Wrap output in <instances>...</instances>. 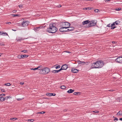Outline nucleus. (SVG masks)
<instances>
[{
    "instance_id": "f257e3e1",
    "label": "nucleus",
    "mask_w": 122,
    "mask_h": 122,
    "mask_svg": "<svg viewBox=\"0 0 122 122\" xmlns=\"http://www.w3.org/2000/svg\"><path fill=\"white\" fill-rule=\"evenodd\" d=\"M55 23L50 24L49 27L46 29V31L50 33H55L57 30L58 29L55 26Z\"/></svg>"
},
{
    "instance_id": "f03ea898",
    "label": "nucleus",
    "mask_w": 122,
    "mask_h": 122,
    "mask_svg": "<svg viewBox=\"0 0 122 122\" xmlns=\"http://www.w3.org/2000/svg\"><path fill=\"white\" fill-rule=\"evenodd\" d=\"M97 21L96 20H93L89 24L87 25H86L85 26L86 28H88L92 26H95L96 25Z\"/></svg>"
},
{
    "instance_id": "7ed1b4c3",
    "label": "nucleus",
    "mask_w": 122,
    "mask_h": 122,
    "mask_svg": "<svg viewBox=\"0 0 122 122\" xmlns=\"http://www.w3.org/2000/svg\"><path fill=\"white\" fill-rule=\"evenodd\" d=\"M98 62V67L99 68H101L102 67L104 64V62L102 60H99L97 61Z\"/></svg>"
},
{
    "instance_id": "20e7f679",
    "label": "nucleus",
    "mask_w": 122,
    "mask_h": 122,
    "mask_svg": "<svg viewBox=\"0 0 122 122\" xmlns=\"http://www.w3.org/2000/svg\"><path fill=\"white\" fill-rule=\"evenodd\" d=\"M98 62H97V61H96L93 63L92 64L91 66V67L92 68H98L99 67H98Z\"/></svg>"
},
{
    "instance_id": "39448f33",
    "label": "nucleus",
    "mask_w": 122,
    "mask_h": 122,
    "mask_svg": "<svg viewBox=\"0 0 122 122\" xmlns=\"http://www.w3.org/2000/svg\"><path fill=\"white\" fill-rule=\"evenodd\" d=\"M30 22L28 20H24L21 22L22 26L24 27L27 26L29 24Z\"/></svg>"
},
{
    "instance_id": "423d86ee",
    "label": "nucleus",
    "mask_w": 122,
    "mask_h": 122,
    "mask_svg": "<svg viewBox=\"0 0 122 122\" xmlns=\"http://www.w3.org/2000/svg\"><path fill=\"white\" fill-rule=\"evenodd\" d=\"M45 74H47L50 71V69L48 68H43Z\"/></svg>"
},
{
    "instance_id": "0eeeda50",
    "label": "nucleus",
    "mask_w": 122,
    "mask_h": 122,
    "mask_svg": "<svg viewBox=\"0 0 122 122\" xmlns=\"http://www.w3.org/2000/svg\"><path fill=\"white\" fill-rule=\"evenodd\" d=\"M115 60L117 62L122 63V59H121L120 57L117 58Z\"/></svg>"
},
{
    "instance_id": "6e6552de",
    "label": "nucleus",
    "mask_w": 122,
    "mask_h": 122,
    "mask_svg": "<svg viewBox=\"0 0 122 122\" xmlns=\"http://www.w3.org/2000/svg\"><path fill=\"white\" fill-rule=\"evenodd\" d=\"M68 28L67 30H65L66 32L71 31L73 30L74 29V28L72 27H69Z\"/></svg>"
},
{
    "instance_id": "1a4fd4ad",
    "label": "nucleus",
    "mask_w": 122,
    "mask_h": 122,
    "mask_svg": "<svg viewBox=\"0 0 122 122\" xmlns=\"http://www.w3.org/2000/svg\"><path fill=\"white\" fill-rule=\"evenodd\" d=\"M79 71V70L75 69L74 68H72L71 71L74 73H77Z\"/></svg>"
},
{
    "instance_id": "9d476101",
    "label": "nucleus",
    "mask_w": 122,
    "mask_h": 122,
    "mask_svg": "<svg viewBox=\"0 0 122 122\" xmlns=\"http://www.w3.org/2000/svg\"><path fill=\"white\" fill-rule=\"evenodd\" d=\"M38 70H40L39 73L40 74H43V75H44L45 74V73H44V70L43 69V68H42V69H38Z\"/></svg>"
},
{
    "instance_id": "9b49d317",
    "label": "nucleus",
    "mask_w": 122,
    "mask_h": 122,
    "mask_svg": "<svg viewBox=\"0 0 122 122\" xmlns=\"http://www.w3.org/2000/svg\"><path fill=\"white\" fill-rule=\"evenodd\" d=\"M66 25L65 26V29L68 28L70 25V24L67 22H65Z\"/></svg>"
},
{
    "instance_id": "f8f14e48",
    "label": "nucleus",
    "mask_w": 122,
    "mask_h": 122,
    "mask_svg": "<svg viewBox=\"0 0 122 122\" xmlns=\"http://www.w3.org/2000/svg\"><path fill=\"white\" fill-rule=\"evenodd\" d=\"M65 22H61L60 24V27H65L66 25Z\"/></svg>"
},
{
    "instance_id": "ddd939ff",
    "label": "nucleus",
    "mask_w": 122,
    "mask_h": 122,
    "mask_svg": "<svg viewBox=\"0 0 122 122\" xmlns=\"http://www.w3.org/2000/svg\"><path fill=\"white\" fill-rule=\"evenodd\" d=\"M56 95V94L55 93H47L46 94V95L49 96H55Z\"/></svg>"
},
{
    "instance_id": "4468645a",
    "label": "nucleus",
    "mask_w": 122,
    "mask_h": 122,
    "mask_svg": "<svg viewBox=\"0 0 122 122\" xmlns=\"http://www.w3.org/2000/svg\"><path fill=\"white\" fill-rule=\"evenodd\" d=\"M90 22V21L89 20H86L82 22V24L83 25H84L85 24H86L89 23Z\"/></svg>"
},
{
    "instance_id": "2eb2a0df",
    "label": "nucleus",
    "mask_w": 122,
    "mask_h": 122,
    "mask_svg": "<svg viewBox=\"0 0 122 122\" xmlns=\"http://www.w3.org/2000/svg\"><path fill=\"white\" fill-rule=\"evenodd\" d=\"M62 66L63 68V69L64 70H66L68 67V65L66 64L63 65Z\"/></svg>"
},
{
    "instance_id": "dca6fc26",
    "label": "nucleus",
    "mask_w": 122,
    "mask_h": 122,
    "mask_svg": "<svg viewBox=\"0 0 122 122\" xmlns=\"http://www.w3.org/2000/svg\"><path fill=\"white\" fill-rule=\"evenodd\" d=\"M42 66L41 65H40V66H38L37 67L35 68H32L30 69L31 70H35L38 69L40 68H42Z\"/></svg>"
},
{
    "instance_id": "f3484780",
    "label": "nucleus",
    "mask_w": 122,
    "mask_h": 122,
    "mask_svg": "<svg viewBox=\"0 0 122 122\" xmlns=\"http://www.w3.org/2000/svg\"><path fill=\"white\" fill-rule=\"evenodd\" d=\"M65 28L64 27H62L60 28L59 29V31L61 32H63L64 31L66 32L65 30H64V29Z\"/></svg>"
},
{
    "instance_id": "a211bd4d",
    "label": "nucleus",
    "mask_w": 122,
    "mask_h": 122,
    "mask_svg": "<svg viewBox=\"0 0 122 122\" xmlns=\"http://www.w3.org/2000/svg\"><path fill=\"white\" fill-rule=\"evenodd\" d=\"M74 91V90H72L71 89H70V90H69L67 91V92L68 93H72Z\"/></svg>"
},
{
    "instance_id": "6ab92c4d",
    "label": "nucleus",
    "mask_w": 122,
    "mask_h": 122,
    "mask_svg": "<svg viewBox=\"0 0 122 122\" xmlns=\"http://www.w3.org/2000/svg\"><path fill=\"white\" fill-rule=\"evenodd\" d=\"M24 39H23L22 38H17L16 40H17V41H20L22 40H24Z\"/></svg>"
},
{
    "instance_id": "aec40b11",
    "label": "nucleus",
    "mask_w": 122,
    "mask_h": 122,
    "mask_svg": "<svg viewBox=\"0 0 122 122\" xmlns=\"http://www.w3.org/2000/svg\"><path fill=\"white\" fill-rule=\"evenodd\" d=\"M11 15H12V16L13 17H15L17 16V17H20V14H12Z\"/></svg>"
},
{
    "instance_id": "412c9836",
    "label": "nucleus",
    "mask_w": 122,
    "mask_h": 122,
    "mask_svg": "<svg viewBox=\"0 0 122 122\" xmlns=\"http://www.w3.org/2000/svg\"><path fill=\"white\" fill-rule=\"evenodd\" d=\"M116 25H118L119 24L120 22L119 20H117L114 22Z\"/></svg>"
},
{
    "instance_id": "4be33fe9",
    "label": "nucleus",
    "mask_w": 122,
    "mask_h": 122,
    "mask_svg": "<svg viewBox=\"0 0 122 122\" xmlns=\"http://www.w3.org/2000/svg\"><path fill=\"white\" fill-rule=\"evenodd\" d=\"M59 72L58 70H54L52 71V73H57Z\"/></svg>"
},
{
    "instance_id": "5701e85b",
    "label": "nucleus",
    "mask_w": 122,
    "mask_h": 122,
    "mask_svg": "<svg viewBox=\"0 0 122 122\" xmlns=\"http://www.w3.org/2000/svg\"><path fill=\"white\" fill-rule=\"evenodd\" d=\"M34 30L35 31H37L39 30V29L38 27H37L35 28L34 29Z\"/></svg>"
},
{
    "instance_id": "b1692460",
    "label": "nucleus",
    "mask_w": 122,
    "mask_h": 122,
    "mask_svg": "<svg viewBox=\"0 0 122 122\" xmlns=\"http://www.w3.org/2000/svg\"><path fill=\"white\" fill-rule=\"evenodd\" d=\"M85 63H86V62L84 61H79V62H78V64H84Z\"/></svg>"
},
{
    "instance_id": "393cba45",
    "label": "nucleus",
    "mask_w": 122,
    "mask_h": 122,
    "mask_svg": "<svg viewBox=\"0 0 122 122\" xmlns=\"http://www.w3.org/2000/svg\"><path fill=\"white\" fill-rule=\"evenodd\" d=\"M22 57L23 58H27L28 56L26 55H22Z\"/></svg>"
},
{
    "instance_id": "a878e982",
    "label": "nucleus",
    "mask_w": 122,
    "mask_h": 122,
    "mask_svg": "<svg viewBox=\"0 0 122 122\" xmlns=\"http://www.w3.org/2000/svg\"><path fill=\"white\" fill-rule=\"evenodd\" d=\"M0 45L1 46H5V44L3 43V42H0Z\"/></svg>"
},
{
    "instance_id": "bb28decb",
    "label": "nucleus",
    "mask_w": 122,
    "mask_h": 122,
    "mask_svg": "<svg viewBox=\"0 0 122 122\" xmlns=\"http://www.w3.org/2000/svg\"><path fill=\"white\" fill-rule=\"evenodd\" d=\"M118 113H119V115L120 116H122V111H119Z\"/></svg>"
},
{
    "instance_id": "cd10ccee",
    "label": "nucleus",
    "mask_w": 122,
    "mask_h": 122,
    "mask_svg": "<svg viewBox=\"0 0 122 122\" xmlns=\"http://www.w3.org/2000/svg\"><path fill=\"white\" fill-rule=\"evenodd\" d=\"M45 27V26H40L38 27V28L39 29H41V28H44Z\"/></svg>"
},
{
    "instance_id": "c85d7f7f",
    "label": "nucleus",
    "mask_w": 122,
    "mask_h": 122,
    "mask_svg": "<svg viewBox=\"0 0 122 122\" xmlns=\"http://www.w3.org/2000/svg\"><path fill=\"white\" fill-rule=\"evenodd\" d=\"M78 94H80V92H74V93H73V94L74 95H78Z\"/></svg>"
},
{
    "instance_id": "c756f323",
    "label": "nucleus",
    "mask_w": 122,
    "mask_h": 122,
    "mask_svg": "<svg viewBox=\"0 0 122 122\" xmlns=\"http://www.w3.org/2000/svg\"><path fill=\"white\" fill-rule=\"evenodd\" d=\"M45 113V112H38L37 113V114H42Z\"/></svg>"
},
{
    "instance_id": "7c9ffc66",
    "label": "nucleus",
    "mask_w": 122,
    "mask_h": 122,
    "mask_svg": "<svg viewBox=\"0 0 122 122\" xmlns=\"http://www.w3.org/2000/svg\"><path fill=\"white\" fill-rule=\"evenodd\" d=\"M116 24L114 22H113V23L111 25V27H113V26H115Z\"/></svg>"
},
{
    "instance_id": "2f4dec72",
    "label": "nucleus",
    "mask_w": 122,
    "mask_h": 122,
    "mask_svg": "<svg viewBox=\"0 0 122 122\" xmlns=\"http://www.w3.org/2000/svg\"><path fill=\"white\" fill-rule=\"evenodd\" d=\"M61 88L62 89H64L66 87L64 86H61Z\"/></svg>"
},
{
    "instance_id": "473e14b6",
    "label": "nucleus",
    "mask_w": 122,
    "mask_h": 122,
    "mask_svg": "<svg viewBox=\"0 0 122 122\" xmlns=\"http://www.w3.org/2000/svg\"><path fill=\"white\" fill-rule=\"evenodd\" d=\"M5 85H6L7 86H9L11 85V84L10 83H5Z\"/></svg>"
},
{
    "instance_id": "72a5a7b5",
    "label": "nucleus",
    "mask_w": 122,
    "mask_h": 122,
    "mask_svg": "<svg viewBox=\"0 0 122 122\" xmlns=\"http://www.w3.org/2000/svg\"><path fill=\"white\" fill-rule=\"evenodd\" d=\"M21 52H23L24 53H27L28 52V51L27 50H23V51H22Z\"/></svg>"
},
{
    "instance_id": "f704fd0d",
    "label": "nucleus",
    "mask_w": 122,
    "mask_h": 122,
    "mask_svg": "<svg viewBox=\"0 0 122 122\" xmlns=\"http://www.w3.org/2000/svg\"><path fill=\"white\" fill-rule=\"evenodd\" d=\"M3 97H0V101H3Z\"/></svg>"
},
{
    "instance_id": "c9c22d12",
    "label": "nucleus",
    "mask_w": 122,
    "mask_h": 122,
    "mask_svg": "<svg viewBox=\"0 0 122 122\" xmlns=\"http://www.w3.org/2000/svg\"><path fill=\"white\" fill-rule=\"evenodd\" d=\"M18 58L20 59L22 58V55H21L20 56L19 55L18 56Z\"/></svg>"
},
{
    "instance_id": "e433bc0d",
    "label": "nucleus",
    "mask_w": 122,
    "mask_h": 122,
    "mask_svg": "<svg viewBox=\"0 0 122 122\" xmlns=\"http://www.w3.org/2000/svg\"><path fill=\"white\" fill-rule=\"evenodd\" d=\"M17 119L15 118H10V120H12L13 121H14Z\"/></svg>"
},
{
    "instance_id": "4c0bfd02",
    "label": "nucleus",
    "mask_w": 122,
    "mask_h": 122,
    "mask_svg": "<svg viewBox=\"0 0 122 122\" xmlns=\"http://www.w3.org/2000/svg\"><path fill=\"white\" fill-rule=\"evenodd\" d=\"M121 8H116L115 9V10L117 11H119L121 10Z\"/></svg>"
},
{
    "instance_id": "58836bf2",
    "label": "nucleus",
    "mask_w": 122,
    "mask_h": 122,
    "mask_svg": "<svg viewBox=\"0 0 122 122\" xmlns=\"http://www.w3.org/2000/svg\"><path fill=\"white\" fill-rule=\"evenodd\" d=\"M60 67V65H58L56 66L55 67V68L56 69H57L58 68H59Z\"/></svg>"
},
{
    "instance_id": "ea45409f",
    "label": "nucleus",
    "mask_w": 122,
    "mask_h": 122,
    "mask_svg": "<svg viewBox=\"0 0 122 122\" xmlns=\"http://www.w3.org/2000/svg\"><path fill=\"white\" fill-rule=\"evenodd\" d=\"M2 35L3 34H4L5 35H6L8 36V34L7 33H6L5 32H4L3 31V32L2 33Z\"/></svg>"
},
{
    "instance_id": "a19ab883",
    "label": "nucleus",
    "mask_w": 122,
    "mask_h": 122,
    "mask_svg": "<svg viewBox=\"0 0 122 122\" xmlns=\"http://www.w3.org/2000/svg\"><path fill=\"white\" fill-rule=\"evenodd\" d=\"M115 119H113V121H115V120L118 121V118L117 117H114Z\"/></svg>"
},
{
    "instance_id": "79ce46f5",
    "label": "nucleus",
    "mask_w": 122,
    "mask_h": 122,
    "mask_svg": "<svg viewBox=\"0 0 122 122\" xmlns=\"http://www.w3.org/2000/svg\"><path fill=\"white\" fill-rule=\"evenodd\" d=\"M63 69V68L62 67V66L61 67V68H60L59 70H58L59 72L60 71H61L62 70H64V69Z\"/></svg>"
},
{
    "instance_id": "37998d69",
    "label": "nucleus",
    "mask_w": 122,
    "mask_h": 122,
    "mask_svg": "<svg viewBox=\"0 0 122 122\" xmlns=\"http://www.w3.org/2000/svg\"><path fill=\"white\" fill-rule=\"evenodd\" d=\"M1 91L2 92H5V90L4 89H3L1 90Z\"/></svg>"
},
{
    "instance_id": "c03bdc74",
    "label": "nucleus",
    "mask_w": 122,
    "mask_h": 122,
    "mask_svg": "<svg viewBox=\"0 0 122 122\" xmlns=\"http://www.w3.org/2000/svg\"><path fill=\"white\" fill-rule=\"evenodd\" d=\"M116 26H113V27H111V29L112 30L114 29L115 28H116Z\"/></svg>"
},
{
    "instance_id": "a18cd8bd",
    "label": "nucleus",
    "mask_w": 122,
    "mask_h": 122,
    "mask_svg": "<svg viewBox=\"0 0 122 122\" xmlns=\"http://www.w3.org/2000/svg\"><path fill=\"white\" fill-rule=\"evenodd\" d=\"M28 121L29 122V121H30V122H32L34 121V119H31L30 120H28Z\"/></svg>"
},
{
    "instance_id": "49530a36",
    "label": "nucleus",
    "mask_w": 122,
    "mask_h": 122,
    "mask_svg": "<svg viewBox=\"0 0 122 122\" xmlns=\"http://www.w3.org/2000/svg\"><path fill=\"white\" fill-rule=\"evenodd\" d=\"M0 95L1 97H2L5 96V94H0Z\"/></svg>"
},
{
    "instance_id": "de8ad7c7",
    "label": "nucleus",
    "mask_w": 122,
    "mask_h": 122,
    "mask_svg": "<svg viewBox=\"0 0 122 122\" xmlns=\"http://www.w3.org/2000/svg\"><path fill=\"white\" fill-rule=\"evenodd\" d=\"M61 7V5H57L56 6L57 7Z\"/></svg>"
},
{
    "instance_id": "09e8293b",
    "label": "nucleus",
    "mask_w": 122,
    "mask_h": 122,
    "mask_svg": "<svg viewBox=\"0 0 122 122\" xmlns=\"http://www.w3.org/2000/svg\"><path fill=\"white\" fill-rule=\"evenodd\" d=\"M19 7H20V8H21V7H23V5H19Z\"/></svg>"
},
{
    "instance_id": "8fccbe9b",
    "label": "nucleus",
    "mask_w": 122,
    "mask_h": 122,
    "mask_svg": "<svg viewBox=\"0 0 122 122\" xmlns=\"http://www.w3.org/2000/svg\"><path fill=\"white\" fill-rule=\"evenodd\" d=\"M93 112H95V113H97V112H99V111H98L97 110H95V111H93Z\"/></svg>"
},
{
    "instance_id": "3c124183",
    "label": "nucleus",
    "mask_w": 122,
    "mask_h": 122,
    "mask_svg": "<svg viewBox=\"0 0 122 122\" xmlns=\"http://www.w3.org/2000/svg\"><path fill=\"white\" fill-rule=\"evenodd\" d=\"M98 10H99L98 9H96L94 10V11L95 12H97Z\"/></svg>"
},
{
    "instance_id": "603ef678",
    "label": "nucleus",
    "mask_w": 122,
    "mask_h": 122,
    "mask_svg": "<svg viewBox=\"0 0 122 122\" xmlns=\"http://www.w3.org/2000/svg\"><path fill=\"white\" fill-rule=\"evenodd\" d=\"M18 25H17L18 26H22V25H21V24L19 23L18 24Z\"/></svg>"
},
{
    "instance_id": "864d4df0",
    "label": "nucleus",
    "mask_w": 122,
    "mask_h": 122,
    "mask_svg": "<svg viewBox=\"0 0 122 122\" xmlns=\"http://www.w3.org/2000/svg\"><path fill=\"white\" fill-rule=\"evenodd\" d=\"M110 24H108L107 26V27H111V26H110Z\"/></svg>"
},
{
    "instance_id": "5fc2aeb1",
    "label": "nucleus",
    "mask_w": 122,
    "mask_h": 122,
    "mask_svg": "<svg viewBox=\"0 0 122 122\" xmlns=\"http://www.w3.org/2000/svg\"><path fill=\"white\" fill-rule=\"evenodd\" d=\"M17 11V10H14L13 11V12L14 13H15Z\"/></svg>"
},
{
    "instance_id": "6e6d98bb",
    "label": "nucleus",
    "mask_w": 122,
    "mask_h": 122,
    "mask_svg": "<svg viewBox=\"0 0 122 122\" xmlns=\"http://www.w3.org/2000/svg\"><path fill=\"white\" fill-rule=\"evenodd\" d=\"M20 84L21 85H23L24 84V82H20Z\"/></svg>"
},
{
    "instance_id": "4d7b16f0",
    "label": "nucleus",
    "mask_w": 122,
    "mask_h": 122,
    "mask_svg": "<svg viewBox=\"0 0 122 122\" xmlns=\"http://www.w3.org/2000/svg\"><path fill=\"white\" fill-rule=\"evenodd\" d=\"M6 24H11V22H7L6 23Z\"/></svg>"
},
{
    "instance_id": "13d9d810",
    "label": "nucleus",
    "mask_w": 122,
    "mask_h": 122,
    "mask_svg": "<svg viewBox=\"0 0 122 122\" xmlns=\"http://www.w3.org/2000/svg\"><path fill=\"white\" fill-rule=\"evenodd\" d=\"M105 2H107L108 1H110V0H104Z\"/></svg>"
},
{
    "instance_id": "bf43d9fd",
    "label": "nucleus",
    "mask_w": 122,
    "mask_h": 122,
    "mask_svg": "<svg viewBox=\"0 0 122 122\" xmlns=\"http://www.w3.org/2000/svg\"><path fill=\"white\" fill-rule=\"evenodd\" d=\"M67 110V109H65L64 110V112L66 111Z\"/></svg>"
},
{
    "instance_id": "052dcab7",
    "label": "nucleus",
    "mask_w": 122,
    "mask_h": 122,
    "mask_svg": "<svg viewBox=\"0 0 122 122\" xmlns=\"http://www.w3.org/2000/svg\"><path fill=\"white\" fill-rule=\"evenodd\" d=\"M3 101H5L6 99L5 97H3Z\"/></svg>"
},
{
    "instance_id": "680f3d73",
    "label": "nucleus",
    "mask_w": 122,
    "mask_h": 122,
    "mask_svg": "<svg viewBox=\"0 0 122 122\" xmlns=\"http://www.w3.org/2000/svg\"><path fill=\"white\" fill-rule=\"evenodd\" d=\"M119 120L121 121H122V118H119Z\"/></svg>"
},
{
    "instance_id": "e2e57ef3",
    "label": "nucleus",
    "mask_w": 122,
    "mask_h": 122,
    "mask_svg": "<svg viewBox=\"0 0 122 122\" xmlns=\"http://www.w3.org/2000/svg\"><path fill=\"white\" fill-rule=\"evenodd\" d=\"M2 34L1 31H0V35H2Z\"/></svg>"
},
{
    "instance_id": "0e129e2a",
    "label": "nucleus",
    "mask_w": 122,
    "mask_h": 122,
    "mask_svg": "<svg viewBox=\"0 0 122 122\" xmlns=\"http://www.w3.org/2000/svg\"><path fill=\"white\" fill-rule=\"evenodd\" d=\"M3 54V53H0V56H1V55H2Z\"/></svg>"
},
{
    "instance_id": "69168bd1",
    "label": "nucleus",
    "mask_w": 122,
    "mask_h": 122,
    "mask_svg": "<svg viewBox=\"0 0 122 122\" xmlns=\"http://www.w3.org/2000/svg\"><path fill=\"white\" fill-rule=\"evenodd\" d=\"M115 42V41H112V43L113 44H114Z\"/></svg>"
},
{
    "instance_id": "338daca9",
    "label": "nucleus",
    "mask_w": 122,
    "mask_h": 122,
    "mask_svg": "<svg viewBox=\"0 0 122 122\" xmlns=\"http://www.w3.org/2000/svg\"><path fill=\"white\" fill-rule=\"evenodd\" d=\"M5 99H6L7 100L8 99V97H5Z\"/></svg>"
},
{
    "instance_id": "774afa93",
    "label": "nucleus",
    "mask_w": 122,
    "mask_h": 122,
    "mask_svg": "<svg viewBox=\"0 0 122 122\" xmlns=\"http://www.w3.org/2000/svg\"><path fill=\"white\" fill-rule=\"evenodd\" d=\"M7 97H8V98H9L10 97V96H7Z\"/></svg>"
}]
</instances>
